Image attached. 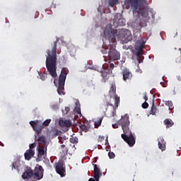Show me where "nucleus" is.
<instances>
[{
  "label": "nucleus",
  "instance_id": "nucleus-41",
  "mask_svg": "<svg viewBox=\"0 0 181 181\" xmlns=\"http://www.w3.org/2000/svg\"><path fill=\"white\" fill-rule=\"evenodd\" d=\"M104 139H105L104 136H99V140H98V141H100L101 142V141H104Z\"/></svg>",
  "mask_w": 181,
  "mask_h": 181
},
{
  "label": "nucleus",
  "instance_id": "nucleus-42",
  "mask_svg": "<svg viewBox=\"0 0 181 181\" xmlns=\"http://www.w3.org/2000/svg\"><path fill=\"white\" fill-rule=\"evenodd\" d=\"M144 98L145 100V102L146 103V101H148V95H146V94L144 95Z\"/></svg>",
  "mask_w": 181,
  "mask_h": 181
},
{
  "label": "nucleus",
  "instance_id": "nucleus-20",
  "mask_svg": "<svg viewBox=\"0 0 181 181\" xmlns=\"http://www.w3.org/2000/svg\"><path fill=\"white\" fill-rule=\"evenodd\" d=\"M164 124L166 126V128H170V127H173V125H175V123L170 119H165L164 120Z\"/></svg>",
  "mask_w": 181,
  "mask_h": 181
},
{
  "label": "nucleus",
  "instance_id": "nucleus-25",
  "mask_svg": "<svg viewBox=\"0 0 181 181\" xmlns=\"http://www.w3.org/2000/svg\"><path fill=\"white\" fill-rule=\"evenodd\" d=\"M165 105L169 107V110H173V103L171 100L165 101Z\"/></svg>",
  "mask_w": 181,
  "mask_h": 181
},
{
  "label": "nucleus",
  "instance_id": "nucleus-29",
  "mask_svg": "<svg viewBox=\"0 0 181 181\" xmlns=\"http://www.w3.org/2000/svg\"><path fill=\"white\" fill-rule=\"evenodd\" d=\"M52 122V119H47L42 123V127H49V124Z\"/></svg>",
  "mask_w": 181,
  "mask_h": 181
},
{
  "label": "nucleus",
  "instance_id": "nucleus-22",
  "mask_svg": "<svg viewBox=\"0 0 181 181\" xmlns=\"http://www.w3.org/2000/svg\"><path fill=\"white\" fill-rule=\"evenodd\" d=\"M157 111H158V107H156V106H155V103H153L151 110L150 111L151 114L152 115H155L156 114Z\"/></svg>",
  "mask_w": 181,
  "mask_h": 181
},
{
  "label": "nucleus",
  "instance_id": "nucleus-24",
  "mask_svg": "<svg viewBox=\"0 0 181 181\" xmlns=\"http://www.w3.org/2000/svg\"><path fill=\"white\" fill-rule=\"evenodd\" d=\"M118 4V0H109V6L114 8Z\"/></svg>",
  "mask_w": 181,
  "mask_h": 181
},
{
  "label": "nucleus",
  "instance_id": "nucleus-45",
  "mask_svg": "<svg viewBox=\"0 0 181 181\" xmlns=\"http://www.w3.org/2000/svg\"><path fill=\"white\" fill-rule=\"evenodd\" d=\"M0 145H1V146H4V144H2V143H1V142H0Z\"/></svg>",
  "mask_w": 181,
  "mask_h": 181
},
{
  "label": "nucleus",
  "instance_id": "nucleus-11",
  "mask_svg": "<svg viewBox=\"0 0 181 181\" xmlns=\"http://www.w3.org/2000/svg\"><path fill=\"white\" fill-rule=\"evenodd\" d=\"M122 74L123 76L124 81H127V80H131L132 78V73L128 69H124Z\"/></svg>",
  "mask_w": 181,
  "mask_h": 181
},
{
  "label": "nucleus",
  "instance_id": "nucleus-33",
  "mask_svg": "<svg viewBox=\"0 0 181 181\" xmlns=\"http://www.w3.org/2000/svg\"><path fill=\"white\" fill-rule=\"evenodd\" d=\"M108 156L110 159H114V158H115V154L113 152H109Z\"/></svg>",
  "mask_w": 181,
  "mask_h": 181
},
{
  "label": "nucleus",
  "instance_id": "nucleus-10",
  "mask_svg": "<svg viewBox=\"0 0 181 181\" xmlns=\"http://www.w3.org/2000/svg\"><path fill=\"white\" fill-rule=\"evenodd\" d=\"M100 73L103 77L101 80L102 83H107V81L110 78V77L111 76V74H112V71H107L105 68H103V70L101 71Z\"/></svg>",
  "mask_w": 181,
  "mask_h": 181
},
{
  "label": "nucleus",
  "instance_id": "nucleus-12",
  "mask_svg": "<svg viewBox=\"0 0 181 181\" xmlns=\"http://www.w3.org/2000/svg\"><path fill=\"white\" fill-rule=\"evenodd\" d=\"M59 124L62 128H70L71 127V120L61 119L59 120Z\"/></svg>",
  "mask_w": 181,
  "mask_h": 181
},
{
  "label": "nucleus",
  "instance_id": "nucleus-17",
  "mask_svg": "<svg viewBox=\"0 0 181 181\" xmlns=\"http://www.w3.org/2000/svg\"><path fill=\"white\" fill-rule=\"evenodd\" d=\"M34 156L35 150L32 149L27 150L26 152L24 153L25 160H30V159H32L33 156Z\"/></svg>",
  "mask_w": 181,
  "mask_h": 181
},
{
  "label": "nucleus",
  "instance_id": "nucleus-13",
  "mask_svg": "<svg viewBox=\"0 0 181 181\" xmlns=\"http://www.w3.org/2000/svg\"><path fill=\"white\" fill-rule=\"evenodd\" d=\"M23 179H30L33 178V170L31 168H28L22 175Z\"/></svg>",
  "mask_w": 181,
  "mask_h": 181
},
{
  "label": "nucleus",
  "instance_id": "nucleus-39",
  "mask_svg": "<svg viewBox=\"0 0 181 181\" xmlns=\"http://www.w3.org/2000/svg\"><path fill=\"white\" fill-rule=\"evenodd\" d=\"M65 112L66 114L70 112V107H65Z\"/></svg>",
  "mask_w": 181,
  "mask_h": 181
},
{
  "label": "nucleus",
  "instance_id": "nucleus-23",
  "mask_svg": "<svg viewBox=\"0 0 181 181\" xmlns=\"http://www.w3.org/2000/svg\"><path fill=\"white\" fill-rule=\"evenodd\" d=\"M45 153V148H38V158H40V156H43Z\"/></svg>",
  "mask_w": 181,
  "mask_h": 181
},
{
  "label": "nucleus",
  "instance_id": "nucleus-3",
  "mask_svg": "<svg viewBox=\"0 0 181 181\" xmlns=\"http://www.w3.org/2000/svg\"><path fill=\"white\" fill-rule=\"evenodd\" d=\"M122 126L124 134L121 135L122 139L129 145V146H134L136 141L135 134H132L129 129V116L128 114L122 116V118L119 121Z\"/></svg>",
  "mask_w": 181,
  "mask_h": 181
},
{
  "label": "nucleus",
  "instance_id": "nucleus-26",
  "mask_svg": "<svg viewBox=\"0 0 181 181\" xmlns=\"http://www.w3.org/2000/svg\"><path fill=\"white\" fill-rule=\"evenodd\" d=\"M101 122H103V117H100L98 120L95 122V127L98 128V127H100Z\"/></svg>",
  "mask_w": 181,
  "mask_h": 181
},
{
  "label": "nucleus",
  "instance_id": "nucleus-19",
  "mask_svg": "<svg viewBox=\"0 0 181 181\" xmlns=\"http://www.w3.org/2000/svg\"><path fill=\"white\" fill-rule=\"evenodd\" d=\"M114 23H117L118 26H125V20L124 18H115L114 19Z\"/></svg>",
  "mask_w": 181,
  "mask_h": 181
},
{
  "label": "nucleus",
  "instance_id": "nucleus-46",
  "mask_svg": "<svg viewBox=\"0 0 181 181\" xmlns=\"http://www.w3.org/2000/svg\"><path fill=\"white\" fill-rule=\"evenodd\" d=\"M54 83L56 84V80L54 81Z\"/></svg>",
  "mask_w": 181,
  "mask_h": 181
},
{
  "label": "nucleus",
  "instance_id": "nucleus-44",
  "mask_svg": "<svg viewBox=\"0 0 181 181\" xmlns=\"http://www.w3.org/2000/svg\"><path fill=\"white\" fill-rule=\"evenodd\" d=\"M52 108H57V105H52Z\"/></svg>",
  "mask_w": 181,
  "mask_h": 181
},
{
  "label": "nucleus",
  "instance_id": "nucleus-4",
  "mask_svg": "<svg viewBox=\"0 0 181 181\" xmlns=\"http://www.w3.org/2000/svg\"><path fill=\"white\" fill-rule=\"evenodd\" d=\"M127 2L128 5L131 6L133 15H139L141 13L144 18H147L148 15H149L146 9V5H148L146 0H127Z\"/></svg>",
  "mask_w": 181,
  "mask_h": 181
},
{
  "label": "nucleus",
  "instance_id": "nucleus-28",
  "mask_svg": "<svg viewBox=\"0 0 181 181\" xmlns=\"http://www.w3.org/2000/svg\"><path fill=\"white\" fill-rule=\"evenodd\" d=\"M139 25L140 28H145V26H146V21L144 19H141Z\"/></svg>",
  "mask_w": 181,
  "mask_h": 181
},
{
  "label": "nucleus",
  "instance_id": "nucleus-16",
  "mask_svg": "<svg viewBox=\"0 0 181 181\" xmlns=\"http://www.w3.org/2000/svg\"><path fill=\"white\" fill-rule=\"evenodd\" d=\"M145 45V41L142 40H139L135 44V49L137 52H142V49H144V45Z\"/></svg>",
  "mask_w": 181,
  "mask_h": 181
},
{
  "label": "nucleus",
  "instance_id": "nucleus-6",
  "mask_svg": "<svg viewBox=\"0 0 181 181\" xmlns=\"http://www.w3.org/2000/svg\"><path fill=\"white\" fill-rule=\"evenodd\" d=\"M67 77V68L64 67L59 76L57 93L59 95H64V84Z\"/></svg>",
  "mask_w": 181,
  "mask_h": 181
},
{
  "label": "nucleus",
  "instance_id": "nucleus-32",
  "mask_svg": "<svg viewBox=\"0 0 181 181\" xmlns=\"http://www.w3.org/2000/svg\"><path fill=\"white\" fill-rule=\"evenodd\" d=\"M47 73H44L43 74H42V76H40V78L42 81H45V80H46L47 78V76H46Z\"/></svg>",
  "mask_w": 181,
  "mask_h": 181
},
{
  "label": "nucleus",
  "instance_id": "nucleus-27",
  "mask_svg": "<svg viewBox=\"0 0 181 181\" xmlns=\"http://www.w3.org/2000/svg\"><path fill=\"white\" fill-rule=\"evenodd\" d=\"M75 107V111L77 114H81V108L80 107V103H76Z\"/></svg>",
  "mask_w": 181,
  "mask_h": 181
},
{
  "label": "nucleus",
  "instance_id": "nucleus-38",
  "mask_svg": "<svg viewBox=\"0 0 181 181\" xmlns=\"http://www.w3.org/2000/svg\"><path fill=\"white\" fill-rule=\"evenodd\" d=\"M141 52L142 51H137L136 52L137 57H141V55L142 54Z\"/></svg>",
  "mask_w": 181,
  "mask_h": 181
},
{
  "label": "nucleus",
  "instance_id": "nucleus-21",
  "mask_svg": "<svg viewBox=\"0 0 181 181\" xmlns=\"http://www.w3.org/2000/svg\"><path fill=\"white\" fill-rule=\"evenodd\" d=\"M114 67H115V65H114L113 63H110L109 66H103V69H105L106 70H107V71H112V70H114Z\"/></svg>",
  "mask_w": 181,
  "mask_h": 181
},
{
  "label": "nucleus",
  "instance_id": "nucleus-37",
  "mask_svg": "<svg viewBox=\"0 0 181 181\" xmlns=\"http://www.w3.org/2000/svg\"><path fill=\"white\" fill-rule=\"evenodd\" d=\"M101 52L103 53V54H107V53H108V51L107 50V49H101Z\"/></svg>",
  "mask_w": 181,
  "mask_h": 181
},
{
  "label": "nucleus",
  "instance_id": "nucleus-1",
  "mask_svg": "<svg viewBox=\"0 0 181 181\" xmlns=\"http://www.w3.org/2000/svg\"><path fill=\"white\" fill-rule=\"evenodd\" d=\"M104 34L107 40L106 44L110 47L108 52L109 59L112 61L119 60L121 54L115 49L117 46V39L121 40L123 43H128L131 39L129 31L124 29H114L112 25H107L105 28Z\"/></svg>",
  "mask_w": 181,
  "mask_h": 181
},
{
  "label": "nucleus",
  "instance_id": "nucleus-18",
  "mask_svg": "<svg viewBox=\"0 0 181 181\" xmlns=\"http://www.w3.org/2000/svg\"><path fill=\"white\" fill-rule=\"evenodd\" d=\"M158 141L159 149H161V151H165L166 148V142L165 141V139H163V137H159Z\"/></svg>",
  "mask_w": 181,
  "mask_h": 181
},
{
  "label": "nucleus",
  "instance_id": "nucleus-34",
  "mask_svg": "<svg viewBox=\"0 0 181 181\" xmlns=\"http://www.w3.org/2000/svg\"><path fill=\"white\" fill-rule=\"evenodd\" d=\"M148 107H149V104H148V103L144 102V103L142 104V108L146 109V108H148Z\"/></svg>",
  "mask_w": 181,
  "mask_h": 181
},
{
  "label": "nucleus",
  "instance_id": "nucleus-40",
  "mask_svg": "<svg viewBox=\"0 0 181 181\" xmlns=\"http://www.w3.org/2000/svg\"><path fill=\"white\" fill-rule=\"evenodd\" d=\"M12 169H16V163H13Z\"/></svg>",
  "mask_w": 181,
  "mask_h": 181
},
{
  "label": "nucleus",
  "instance_id": "nucleus-30",
  "mask_svg": "<svg viewBox=\"0 0 181 181\" xmlns=\"http://www.w3.org/2000/svg\"><path fill=\"white\" fill-rule=\"evenodd\" d=\"M71 144H78V139L77 137H73L70 139Z\"/></svg>",
  "mask_w": 181,
  "mask_h": 181
},
{
  "label": "nucleus",
  "instance_id": "nucleus-5",
  "mask_svg": "<svg viewBox=\"0 0 181 181\" xmlns=\"http://www.w3.org/2000/svg\"><path fill=\"white\" fill-rule=\"evenodd\" d=\"M109 95L110 97H114L115 105L110 102H104L103 107L105 108V111L108 110V107H112V115L114 116V114L117 112V108H118V105H119V97L117 95V86H115V82L111 83Z\"/></svg>",
  "mask_w": 181,
  "mask_h": 181
},
{
  "label": "nucleus",
  "instance_id": "nucleus-14",
  "mask_svg": "<svg viewBox=\"0 0 181 181\" xmlns=\"http://www.w3.org/2000/svg\"><path fill=\"white\" fill-rule=\"evenodd\" d=\"M35 142H38L40 145H46V137L45 136L35 135Z\"/></svg>",
  "mask_w": 181,
  "mask_h": 181
},
{
  "label": "nucleus",
  "instance_id": "nucleus-15",
  "mask_svg": "<svg viewBox=\"0 0 181 181\" xmlns=\"http://www.w3.org/2000/svg\"><path fill=\"white\" fill-rule=\"evenodd\" d=\"M60 155L62 156V158H64L66 156H67L68 153H69V148H67L66 146V144H62L60 146Z\"/></svg>",
  "mask_w": 181,
  "mask_h": 181
},
{
  "label": "nucleus",
  "instance_id": "nucleus-31",
  "mask_svg": "<svg viewBox=\"0 0 181 181\" xmlns=\"http://www.w3.org/2000/svg\"><path fill=\"white\" fill-rule=\"evenodd\" d=\"M80 128L81 131H83L84 132H87L88 131V129L87 128V126L86 124H81Z\"/></svg>",
  "mask_w": 181,
  "mask_h": 181
},
{
  "label": "nucleus",
  "instance_id": "nucleus-36",
  "mask_svg": "<svg viewBox=\"0 0 181 181\" xmlns=\"http://www.w3.org/2000/svg\"><path fill=\"white\" fill-rule=\"evenodd\" d=\"M30 149H33V148H35L36 147V143H33L31 144H30Z\"/></svg>",
  "mask_w": 181,
  "mask_h": 181
},
{
  "label": "nucleus",
  "instance_id": "nucleus-2",
  "mask_svg": "<svg viewBox=\"0 0 181 181\" xmlns=\"http://www.w3.org/2000/svg\"><path fill=\"white\" fill-rule=\"evenodd\" d=\"M57 43H59V38L54 42L52 50L48 49L47 51V56L46 58V67L49 71L50 76L54 78L57 77V72H56V62H57Z\"/></svg>",
  "mask_w": 181,
  "mask_h": 181
},
{
  "label": "nucleus",
  "instance_id": "nucleus-7",
  "mask_svg": "<svg viewBox=\"0 0 181 181\" xmlns=\"http://www.w3.org/2000/svg\"><path fill=\"white\" fill-rule=\"evenodd\" d=\"M30 124L33 127V130L36 132L37 135H40L44 128L42 121H30Z\"/></svg>",
  "mask_w": 181,
  "mask_h": 181
},
{
  "label": "nucleus",
  "instance_id": "nucleus-8",
  "mask_svg": "<svg viewBox=\"0 0 181 181\" xmlns=\"http://www.w3.org/2000/svg\"><path fill=\"white\" fill-rule=\"evenodd\" d=\"M55 170L62 177L66 176V165L64 161H59L56 164Z\"/></svg>",
  "mask_w": 181,
  "mask_h": 181
},
{
  "label": "nucleus",
  "instance_id": "nucleus-35",
  "mask_svg": "<svg viewBox=\"0 0 181 181\" xmlns=\"http://www.w3.org/2000/svg\"><path fill=\"white\" fill-rule=\"evenodd\" d=\"M65 141H66V138H64V137H59V142H60V144H64Z\"/></svg>",
  "mask_w": 181,
  "mask_h": 181
},
{
  "label": "nucleus",
  "instance_id": "nucleus-43",
  "mask_svg": "<svg viewBox=\"0 0 181 181\" xmlns=\"http://www.w3.org/2000/svg\"><path fill=\"white\" fill-rule=\"evenodd\" d=\"M112 128L116 129V128H118V124H112Z\"/></svg>",
  "mask_w": 181,
  "mask_h": 181
},
{
  "label": "nucleus",
  "instance_id": "nucleus-9",
  "mask_svg": "<svg viewBox=\"0 0 181 181\" xmlns=\"http://www.w3.org/2000/svg\"><path fill=\"white\" fill-rule=\"evenodd\" d=\"M93 166L94 168L93 177L95 181H100V177H101V176H103L101 170L100 169V168H98V165H97V164H93Z\"/></svg>",
  "mask_w": 181,
  "mask_h": 181
}]
</instances>
